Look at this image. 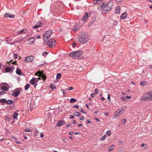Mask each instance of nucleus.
<instances>
[{"label":"nucleus","mask_w":152,"mask_h":152,"mask_svg":"<svg viewBox=\"0 0 152 152\" xmlns=\"http://www.w3.org/2000/svg\"><path fill=\"white\" fill-rule=\"evenodd\" d=\"M32 131V130L29 128L28 129H26L24 130V132H31Z\"/></svg>","instance_id":"2f4dec72"},{"label":"nucleus","mask_w":152,"mask_h":152,"mask_svg":"<svg viewBox=\"0 0 152 152\" xmlns=\"http://www.w3.org/2000/svg\"><path fill=\"white\" fill-rule=\"evenodd\" d=\"M14 142L16 143L19 144H21V142H19L18 141L15 140L14 141Z\"/></svg>","instance_id":"09e8293b"},{"label":"nucleus","mask_w":152,"mask_h":152,"mask_svg":"<svg viewBox=\"0 0 152 152\" xmlns=\"http://www.w3.org/2000/svg\"><path fill=\"white\" fill-rule=\"evenodd\" d=\"M77 101V99H74V98H72L70 99L69 102L71 103H72L73 102H75Z\"/></svg>","instance_id":"473e14b6"},{"label":"nucleus","mask_w":152,"mask_h":152,"mask_svg":"<svg viewBox=\"0 0 152 152\" xmlns=\"http://www.w3.org/2000/svg\"><path fill=\"white\" fill-rule=\"evenodd\" d=\"M40 38L41 37L39 35H38L37 36V39H40Z\"/></svg>","instance_id":"774afa93"},{"label":"nucleus","mask_w":152,"mask_h":152,"mask_svg":"<svg viewBox=\"0 0 152 152\" xmlns=\"http://www.w3.org/2000/svg\"><path fill=\"white\" fill-rule=\"evenodd\" d=\"M12 93L11 94L12 96L15 97H17L20 94V88H17L15 89L13 91H12Z\"/></svg>","instance_id":"423d86ee"},{"label":"nucleus","mask_w":152,"mask_h":152,"mask_svg":"<svg viewBox=\"0 0 152 152\" xmlns=\"http://www.w3.org/2000/svg\"><path fill=\"white\" fill-rule=\"evenodd\" d=\"M26 30L23 29L22 30L18 31V33H26Z\"/></svg>","instance_id":"f704fd0d"},{"label":"nucleus","mask_w":152,"mask_h":152,"mask_svg":"<svg viewBox=\"0 0 152 152\" xmlns=\"http://www.w3.org/2000/svg\"><path fill=\"white\" fill-rule=\"evenodd\" d=\"M104 3H103L102 4L101 6L99 7L98 8V10H100L102 8L103 9L104 7Z\"/></svg>","instance_id":"c756f323"},{"label":"nucleus","mask_w":152,"mask_h":152,"mask_svg":"<svg viewBox=\"0 0 152 152\" xmlns=\"http://www.w3.org/2000/svg\"><path fill=\"white\" fill-rule=\"evenodd\" d=\"M94 96H95L94 94L92 93L91 94V96L92 97H94Z\"/></svg>","instance_id":"69168bd1"},{"label":"nucleus","mask_w":152,"mask_h":152,"mask_svg":"<svg viewBox=\"0 0 152 152\" xmlns=\"http://www.w3.org/2000/svg\"><path fill=\"white\" fill-rule=\"evenodd\" d=\"M48 44V46L50 48H52L54 47L56 44L55 40L53 39H50L49 41H47V42L45 43V44Z\"/></svg>","instance_id":"20e7f679"},{"label":"nucleus","mask_w":152,"mask_h":152,"mask_svg":"<svg viewBox=\"0 0 152 152\" xmlns=\"http://www.w3.org/2000/svg\"><path fill=\"white\" fill-rule=\"evenodd\" d=\"M75 53V51L72 52L69 54V56L73 57H76Z\"/></svg>","instance_id":"a211bd4d"},{"label":"nucleus","mask_w":152,"mask_h":152,"mask_svg":"<svg viewBox=\"0 0 152 152\" xmlns=\"http://www.w3.org/2000/svg\"><path fill=\"white\" fill-rule=\"evenodd\" d=\"M12 103V101L10 100H8V101L7 100V102L6 103V104H8L9 105H11Z\"/></svg>","instance_id":"cd10ccee"},{"label":"nucleus","mask_w":152,"mask_h":152,"mask_svg":"<svg viewBox=\"0 0 152 152\" xmlns=\"http://www.w3.org/2000/svg\"><path fill=\"white\" fill-rule=\"evenodd\" d=\"M127 121V119H126L124 118L122 119L121 121V123L123 124H124Z\"/></svg>","instance_id":"ea45409f"},{"label":"nucleus","mask_w":152,"mask_h":152,"mask_svg":"<svg viewBox=\"0 0 152 152\" xmlns=\"http://www.w3.org/2000/svg\"><path fill=\"white\" fill-rule=\"evenodd\" d=\"M34 59V57L33 56H31L26 57L24 61H27V62H31L33 61Z\"/></svg>","instance_id":"1a4fd4ad"},{"label":"nucleus","mask_w":152,"mask_h":152,"mask_svg":"<svg viewBox=\"0 0 152 152\" xmlns=\"http://www.w3.org/2000/svg\"><path fill=\"white\" fill-rule=\"evenodd\" d=\"M140 84L141 85L144 86L146 85L147 84V83L145 81H144L140 82Z\"/></svg>","instance_id":"7c9ffc66"},{"label":"nucleus","mask_w":152,"mask_h":152,"mask_svg":"<svg viewBox=\"0 0 152 152\" xmlns=\"http://www.w3.org/2000/svg\"><path fill=\"white\" fill-rule=\"evenodd\" d=\"M79 110L80 111V112H82L83 113H84V114L86 113V112H84L82 109H80Z\"/></svg>","instance_id":"8fccbe9b"},{"label":"nucleus","mask_w":152,"mask_h":152,"mask_svg":"<svg viewBox=\"0 0 152 152\" xmlns=\"http://www.w3.org/2000/svg\"><path fill=\"white\" fill-rule=\"evenodd\" d=\"M114 145L112 144L109 147L108 149V151H111L114 149Z\"/></svg>","instance_id":"b1692460"},{"label":"nucleus","mask_w":152,"mask_h":152,"mask_svg":"<svg viewBox=\"0 0 152 152\" xmlns=\"http://www.w3.org/2000/svg\"><path fill=\"white\" fill-rule=\"evenodd\" d=\"M18 115V113L17 112H15L13 114V118L14 119L17 120L18 118H17Z\"/></svg>","instance_id":"aec40b11"},{"label":"nucleus","mask_w":152,"mask_h":152,"mask_svg":"<svg viewBox=\"0 0 152 152\" xmlns=\"http://www.w3.org/2000/svg\"><path fill=\"white\" fill-rule=\"evenodd\" d=\"M55 84H52L50 85V87L52 89L55 88L56 87L54 86Z\"/></svg>","instance_id":"72a5a7b5"},{"label":"nucleus","mask_w":152,"mask_h":152,"mask_svg":"<svg viewBox=\"0 0 152 152\" xmlns=\"http://www.w3.org/2000/svg\"><path fill=\"white\" fill-rule=\"evenodd\" d=\"M88 17V14L87 12H86L83 16V18L82 19L83 21L85 23Z\"/></svg>","instance_id":"ddd939ff"},{"label":"nucleus","mask_w":152,"mask_h":152,"mask_svg":"<svg viewBox=\"0 0 152 152\" xmlns=\"http://www.w3.org/2000/svg\"><path fill=\"white\" fill-rule=\"evenodd\" d=\"M13 56L14 58L16 59L18 58V55L16 54H15Z\"/></svg>","instance_id":"de8ad7c7"},{"label":"nucleus","mask_w":152,"mask_h":152,"mask_svg":"<svg viewBox=\"0 0 152 152\" xmlns=\"http://www.w3.org/2000/svg\"><path fill=\"white\" fill-rule=\"evenodd\" d=\"M76 45V43L75 42H73V43H72V46L73 47H74V46H75Z\"/></svg>","instance_id":"e2e57ef3"},{"label":"nucleus","mask_w":152,"mask_h":152,"mask_svg":"<svg viewBox=\"0 0 152 152\" xmlns=\"http://www.w3.org/2000/svg\"><path fill=\"white\" fill-rule=\"evenodd\" d=\"M113 6V2L110 1L106 5L104 4L102 12L104 13H108L112 9Z\"/></svg>","instance_id":"f03ea898"},{"label":"nucleus","mask_w":152,"mask_h":152,"mask_svg":"<svg viewBox=\"0 0 152 152\" xmlns=\"http://www.w3.org/2000/svg\"><path fill=\"white\" fill-rule=\"evenodd\" d=\"M65 124V122L63 120H60L57 123L56 126H60L64 124Z\"/></svg>","instance_id":"f8f14e48"},{"label":"nucleus","mask_w":152,"mask_h":152,"mask_svg":"<svg viewBox=\"0 0 152 152\" xmlns=\"http://www.w3.org/2000/svg\"><path fill=\"white\" fill-rule=\"evenodd\" d=\"M89 37L86 33H82L78 37L79 42L82 44L87 42L89 39Z\"/></svg>","instance_id":"f257e3e1"},{"label":"nucleus","mask_w":152,"mask_h":152,"mask_svg":"<svg viewBox=\"0 0 152 152\" xmlns=\"http://www.w3.org/2000/svg\"><path fill=\"white\" fill-rule=\"evenodd\" d=\"M127 16V14L125 12L122 14L120 17V18L121 19L123 20H124L126 18Z\"/></svg>","instance_id":"dca6fc26"},{"label":"nucleus","mask_w":152,"mask_h":152,"mask_svg":"<svg viewBox=\"0 0 152 152\" xmlns=\"http://www.w3.org/2000/svg\"><path fill=\"white\" fill-rule=\"evenodd\" d=\"M73 89V87H72V86H70L69 88L68 89L69 90H72Z\"/></svg>","instance_id":"864d4df0"},{"label":"nucleus","mask_w":152,"mask_h":152,"mask_svg":"<svg viewBox=\"0 0 152 152\" xmlns=\"http://www.w3.org/2000/svg\"><path fill=\"white\" fill-rule=\"evenodd\" d=\"M40 136L41 137H44V135H43V134L42 133V132H41L40 133Z\"/></svg>","instance_id":"13d9d810"},{"label":"nucleus","mask_w":152,"mask_h":152,"mask_svg":"<svg viewBox=\"0 0 152 152\" xmlns=\"http://www.w3.org/2000/svg\"><path fill=\"white\" fill-rule=\"evenodd\" d=\"M74 118V117L72 115H69V118L71 119H73Z\"/></svg>","instance_id":"5fc2aeb1"},{"label":"nucleus","mask_w":152,"mask_h":152,"mask_svg":"<svg viewBox=\"0 0 152 152\" xmlns=\"http://www.w3.org/2000/svg\"><path fill=\"white\" fill-rule=\"evenodd\" d=\"M35 39L34 38L32 37L31 38H29L28 40V41H29V42H31V43H34V41H35Z\"/></svg>","instance_id":"4be33fe9"},{"label":"nucleus","mask_w":152,"mask_h":152,"mask_svg":"<svg viewBox=\"0 0 152 152\" xmlns=\"http://www.w3.org/2000/svg\"><path fill=\"white\" fill-rule=\"evenodd\" d=\"M11 137L12 138H13L15 140H17V138H16L14 136H13V135H12L11 136Z\"/></svg>","instance_id":"6e6d98bb"},{"label":"nucleus","mask_w":152,"mask_h":152,"mask_svg":"<svg viewBox=\"0 0 152 152\" xmlns=\"http://www.w3.org/2000/svg\"><path fill=\"white\" fill-rule=\"evenodd\" d=\"M61 74L60 73H58L57 74V75H56L57 79H60L61 77Z\"/></svg>","instance_id":"58836bf2"},{"label":"nucleus","mask_w":152,"mask_h":152,"mask_svg":"<svg viewBox=\"0 0 152 152\" xmlns=\"http://www.w3.org/2000/svg\"><path fill=\"white\" fill-rule=\"evenodd\" d=\"M126 109V107H124L122 108H121L119 109L118 110H117V112H118V115H116V116H118L121 115L122 114L124 113L125 110Z\"/></svg>","instance_id":"6e6552de"},{"label":"nucleus","mask_w":152,"mask_h":152,"mask_svg":"<svg viewBox=\"0 0 152 152\" xmlns=\"http://www.w3.org/2000/svg\"><path fill=\"white\" fill-rule=\"evenodd\" d=\"M152 95V90H151L150 91L147 92L146 94H144L143 95H145L146 96H150L151 95Z\"/></svg>","instance_id":"393cba45"},{"label":"nucleus","mask_w":152,"mask_h":152,"mask_svg":"<svg viewBox=\"0 0 152 152\" xmlns=\"http://www.w3.org/2000/svg\"><path fill=\"white\" fill-rule=\"evenodd\" d=\"M95 120L96 121H97L98 122H99L100 121V120L99 119H98V118H96L95 119Z\"/></svg>","instance_id":"0e129e2a"},{"label":"nucleus","mask_w":152,"mask_h":152,"mask_svg":"<svg viewBox=\"0 0 152 152\" xmlns=\"http://www.w3.org/2000/svg\"><path fill=\"white\" fill-rule=\"evenodd\" d=\"M76 57H78L81 56L82 54V52L81 50H78L75 51Z\"/></svg>","instance_id":"2eb2a0df"},{"label":"nucleus","mask_w":152,"mask_h":152,"mask_svg":"<svg viewBox=\"0 0 152 152\" xmlns=\"http://www.w3.org/2000/svg\"><path fill=\"white\" fill-rule=\"evenodd\" d=\"M79 119L81 121H84L85 120V118L83 116L81 117Z\"/></svg>","instance_id":"49530a36"},{"label":"nucleus","mask_w":152,"mask_h":152,"mask_svg":"<svg viewBox=\"0 0 152 152\" xmlns=\"http://www.w3.org/2000/svg\"><path fill=\"white\" fill-rule=\"evenodd\" d=\"M42 23L40 22H39L36 23L35 26L33 27V28L35 29L42 26Z\"/></svg>","instance_id":"4468645a"},{"label":"nucleus","mask_w":152,"mask_h":152,"mask_svg":"<svg viewBox=\"0 0 152 152\" xmlns=\"http://www.w3.org/2000/svg\"><path fill=\"white\" fill-rule=\"evenodd\" d=\"M9 88L5 86H3L1 87V89L4 91H7L9 90Z\"/></svg>","instance_id":"6ab92c4d"},{"label":"nucleus","mask_w":152,"mask_h":152,"mask_svg":"<svg viewBox=\"0 0 152 152\" xmlns=\"http://www.w3.org/2000/svg\"><path fill=\"white\" fill-rule=\"evenodd\" d=\"M120 11V7L119 6H117L115 9V13L118 14L119 13Z\"/></svg>","instance_id":"f3484780"},{"label":"nucleus","mask_w":152,"mask_h":152,"mask_svg":"<svg viewBox=\"0 0 152 152\" xmlns=\"http://www.w3.org/2000/svg\"><path fill=\"white\" fill-rule=\"evenodd\" d=\"M6 94V92L4 91H2L0 92V97H1L2 95Z\"/></svg>","instance_id":"a19ab883"},{"label":"nucleus","mask_w":152,"mask_h":152,"mask_svg":"<svg viewBox=\"0 0 152 152\" xmlns=\"http://www.w3.org/2000/svg\"><path fill=\"white\" fill-rule=\"evenodd\" d=\"M116 115H118V112H117V110L116 111H115L114 113V118H116L118 117V116H116Z\"/></svg>","instance_id":"a18cd8bd"},{"label":"nucleus","mask_w":152,"mask_h":152,"mask_svg":"<svg viewBox=\"0 0 152 152\" xmlns=\"http://www.w3.org/2000/svg\"><path fill=\"white\" fill-rule=\"evenodd\" d=\"M4 17L5 18H14L15 17V15H12L9 13H6L4 15Z\"/></svg>","instance_id":"9b49d317"},{"label":"nucleus","mask_w":152,"mask_h":152,"mask_svg":"<svg viewBox=\"0 0 152 152\" xmlns=\"http://www.w3.org/2000/svg\"><path fill=\"white\" fill-rule=\"evenodd\" d=\"M74 114L75 116L78 117L80 116L81 113L78 112L76 111L74 113Z\"/></svg>","instance_id":"a878e982"},{"label":"nucleus","mask_w":152,"mask_h":152,"mask_svg":"<svg viewBox=\"0 0 152 152\" xmlns=\"http://www.w3.org/2000/svg\"><path fill=\"white\" fill-rule=\"evenodd\" d=\"M71 124H68L66 126V127L67 128H68V127L69 126H71Z\"/></svg>","instance_id":"680f3d73"},{"label":"nucleus","mask_w":152,"mask_h":152,"mask_svg":"<svg viewBox=\"0 0 152 152\" xmlns=\"http://www.w3.org/2000/svg\"><path fill=\"white\" fill-rule=\"evenodd\" d=\"M90 121L88 120H87L86 121V124H89L90 123Z\"/></svg>","instance_id":"052dcab7"},{"label":"nucleus","mask_w":152,"mask_h":152,"mask_svg":"<svg viewBox=\"0 0 152 152\" xmlns=\"http://www.w3.org/2000/svg\"><path fill=\"white\" fill-rule=\"evenodd\" d=\"M48 53L47 52H45L42 53V56H44L45 54L47 55Z\"/></svg>","instance_id":"603ef678"},{"label":"nucleus","mask_w":152,"mask_h":152,"mask_svg":"<svg viewBox=\"0 0 152 152\" xmlns=\"http://www.w3.org/2000/svg\"><path fill=\"white\" fill-rule=\"evenodd\" d=\"M147 145L146 144H145L144 143H142L140 145V147H143L145 148H147Z\"/></svg>","instance_id":"e433bc0d"},{"label":"nucleus","mask_w":152,"mask_h":152,"mask_svg":"<svg viewBox=\"0 0 152 152\" xmlns=\"http://www.w3.org/2000/svg\"><path fill=\"white\" fill-rule=\"evenodd\" d=\"M106 138V136L105 135L103 136L102 137H101L100 139V140L101 141H103L105 140Z\"/></svg>","instance_id":"79ce46f5"},{"label":"nucleus","mask_w":152,"mask_h":152,"mask_svg":"<svg viewBox=\"0 0 152 152\" xmlns=\"http://www.w3.org/2000/svg\"><path fill=\"white\" fill-rule=\"evenodd\" d=\"M74 107H76L77 109H78L79 108V106L78 105H76L73 106Z\"/></svg>","instance_id":"bf43d9fd"},{"label":"nucleus","mask_w":152,"mask_h":152,"mask_svg":"<svg viewBox=\"0 0 152 152\" xmlns=\"http://www.w3.org/2000/svg\"><path fill=\"white\" fill-rule=\"evenodd\" d=\"M16 72L17 75H20L22 73V71L20 69H18L17 68Z\"/></svg>","instance_id":"412c9836"},{"label":"nucleus","mask_w":152,"mask_h":152,"mask_svg":"<svg viewBox=\"0 0 152 152\" xmlns=\"http://www.w3.org/2000/svg\"><path fill=\"white\" fill-rule=\"evenodd\" d=\"M126 97L127 98V99H130L131 98V96H126Z\"/></svg>","instance_id":"338daca9"},{"label":"nucleus","mask_w":152,"mask_h":152,"mask_svg":"<svg viewBox=\"0 0 152 152\" xmlns=\"http://www.w3.org/2000/svg\"><path fill=\"white\" fill-rule=\"evenodd\" d=\"M99 92V89L97 88L95 89L94 91V94H98Z\"/></svg>","instance_id":"c03bdc74"},{"label":"nucleus","mask_w":152,"mask_h":152,"mask_svg":"<svg viewBox=\"0 0 152 152\" xmlns=\"http://www.w3.org/2000/svg\"><path fill=\"white\" fill-rule=\"evenodd\" d=\"M150 100H152V95H151L150 96L143 95L140 98V100L142 101H148Z\"/></svg>","instance_id":"39448f33"},{"label":"nucleus","mask_w":152,"mask_h":152,"mask_svg":"<svg viewBox=\"0 0 152 152\" xmlns=\"http://www.w3.org/2000/svg\"><path fill=\"white\" fill-rule=\"evenodd\" d=\"M5 71L7 72H10L12 70V69L10 67H7L5 69Z\"/></svg>","instance_id":"bb28decb"},{"label":"nucleus","mask_w":152,"mask_h":152,"mask_svg":"<svg viewBox=\"0 0 152 152\" xmlns=\"http://www.w3.org/2000/svg\"><path fill=\"white\" fill-rule=\"evenodd\" d=\"M77 24L75 25V28H72L75 31H76L79 29V28L77 27Z\"/></svg>","instance_id":"c85d7f7f"},{"label":"nucleus","mask_w":152,"mask_h":152,"mask_svg":"<svg viewBox=\"0 0 152 152\" xmlns=\"http://www.w3.org/2000/svg\"><path fill=\"white\" fill-rule=\"evenodd\" d=\"M39 78H35L33 77L30 81L31 84L34 86V87H36L37 85V83L38 82V79Z\"/></svg>","instance_id":"0eeeda50"},{"label":"nucleus","mask_w":152,"mask_h":152,"mask_svg":"<svg viewBox=\"0 0 152 152\" xmlns=\"http://www.w3.org/2000/svg\"><path fill=\"white\" fill-rule=\"evenodd\" d=\"M110 94H108V96H107V99L109 101H110Z\"/></svg>","instance_id":"3c124183"},{"label":"nucleus","mask_w":152,"mask_h":152,"mask_svg":"<svg viewBox=\"0 0 152 152\" xmlns=\"http://www.w3.org/2000/svg\"><path fill=\"white\" fill-rule=\"evenodd\" d=\"M30 86V85L29 84H27L25 87V90H27L28 89V88H29V87Z\"/></svg>","instance_id":"4c0bfd02"},{"label":"nucleus","mask_w":152,"mask_h":152,"mask_svg":"<svg viewBox=\"0 0 152 152\" xmlns=\"http://www.w3.org/2000/svg\"><path fill=\"white\" fill-rule=\"evenodd\" d=\"M1 100V102L3 103H6V102H7V100L5 99H0Z\"/></svg>","instance_id":"c9c22d12"},{"label":"nucleus","mask_w":152,"mask_h":152,"mask_svg":"<svg viewBox=\"0 0 152 152\" xmlns=\"http://www.w3.org/2000/svg\"><path fill=\"white\" fill-rule=\"evenodd\" d=\"M53 32L51 30H49L46 31L43 34V39L44 40V43L47 42V41L48 40V38L49 37Z\"/></svg>","instance_id":"7ed1b4c3"},{"label":"nucleus","mask_w":152,"mask_h":152,"mask_svg":"<svg viewBox=\"0 0 152 152\" xmlns=\"http://www.w3.org/2000/svg\"><path fill=\"white\" fill-rule=\"evenodd\" d=\"M37 73L38 74H39V75L40 76L41 78H43V80L44 81H45V80L46 79V77L45 76V75H44L43 72H41L40 71H38Z\"/></svg>","instance_id":"9d476101"},{"label":"nucleus","mask_w":152,"mask_h":152,"mask_svg":"<svg viewBox=\"0 0 152 152\" xmlns=\"http://www.w3.org/2000/svg\"><path fill=\"white\" fill-rule=\"evenodd\" d=\"M107 134L108 136H110L111 135V132L109 130L107 132Z\"/></svg>","instance_id":"37998d69"},{"label":"nucleus","mask_w":152,"mask_h":152,"mask_svg":"<svg viewBox=\"0 0 152 152\" xmlns=\"http://www.w3.org/2000/svg\"><path fill=\"white\" fill-rule=\"evenodd\" d=\"M101 2V1L97 0H94L93 1V3L95 4H100Z\"/></svg>","instance_id":"5701e85b"},{"label":"nucleus","mask_w":152,"mask_h":152,"mask_svg":"<svg viewBox=\"0 0 152 152\" xmlns=\"http://www.w3.org/2000/svg\"><path fill=\"white\" fill-rule=\"evenodd\" d=\"M122 100L123 101H125L126 100V98L124 97H122L121 98Z\"/></svg>","instance_id":"4d7b16f0"}]
</instances>
